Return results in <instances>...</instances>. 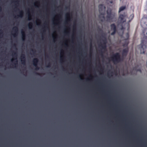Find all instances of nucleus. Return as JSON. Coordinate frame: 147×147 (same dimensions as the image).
<instances>
[{
	"label": "nucleus",
	"mask_w": 147,
	"mask_h": 147,
	"mask_svg": "<svg viewBox=\"0 0 147 147\" xmlns=\"http://www.w3.org/2000/svg\"><path fill=\"white\" fill-rule=\"evenodd\" d=\"M147 44V35H144L140 44L141 47L140 49V53L144 54L145 53L146 49V44Z\"/></svg>",
	"instance_id": "f257e3e1"
},
{
	"label": "nucleus",
	"mask_w": 147,
	"mask_h": 147,
	"mask_svg": "<svg viewBox=\"0 0 147 147\" xmlns=\"http://www.w3.org/2000/svg\"><path fill=\"white\" fill-rule=\"evenodd\" d=\"M111 59L115 64L118 63L123 60V58L121 57L119 53H118L113 54L111 57Z\"/></svg>",
	"instance_id": "f03ea898"
},
{
	"label": "nucleus",
	"mask_w": 147,
	"mask_h": 147,
	"mask_svg": "<svg viewBox=\"0 0 147 147\" xmlns=\"http://www.w3.org/2000/svg\"><path fill=\"white\" fill-rule=\"evenodd\" d=\"M107 16L106 18L108 21L110 22L114 18L115 15L112 12V10L111 9H108L107 11Z\"/></svg>",
	"instance_id": "7ed1b4c3"
},
{
	"label": "nucleus",
	"mask_w": 147,
	"mask_h": 147,
	"mask_svg": "<svg viewBox=\"0 0 147 147\" xmlns=\"http://www.w3.org/2000/svg\"><path fill=\"white\" fill-rule=\"evenodd\" d=\"M99 11L101 15H102V18L105 19V17L104 16V13H102V12L105 9V7L103 5L100 4L98 5Z\"/></svg>",
	"instance_id": "20e7f679"
},
{
	"label": "nucleus",
	"mask_w": 147,
	"mask_h": 147,
	"mask_svg": "<svg viewBox=\"0 0 147 147\" xmlns=\"http://www.w3.org/2000/svg\"><path fill=\"white\" fill-rule=\"evenodd\" d=\"M127 16V15L125 14L120 15L119 18L118 20L121 23H123L126 22V20L125 18Z\"/></svg>",
	"instance_id": "39448f33"
},
{
	"label": "nucleus",
	"mask_w": 147,
	"mask_h": 147,
	"mask_svg": "<svg viewBox=\"0 0 147 147\" xmlns=\"http://www.w3.org/2000/svg\"><path fill=\"white\" fill-rule=\"evenodd\" d=\"M111 30L113 31V32L111 33V35H113L115 34L117 31L116 26L115 24H111Z\"/></svg>",
	"instance_id": "423d86ee"
},
{
	"label": "nucleus",
	"mask_w": 147,
	"mask_h": 147,
	"mask_svg": "<svg viewBox=\"0 0 147 147\" xmlns=\"http://www.w3.org/2000/svg\"><path fill=\"white\" fill-rule=\"evenodd\" d=\"M32 62L34 65L36 67L35 69L37 70H38L39 69V67L37 66V64L38 62V59L37 58L34 59Z\"/></svg>",
	"instance_id": "0eeeda50"
},
{
	"label": "nucleus",
	"mask_w": 147,
	"mask_h": 147,
	"mask_svg": "<svg viewBox=\"0 0 147 147\" xmlns=\"http://www.w3.org/2000/svg\"><path fill=\"white\" fill-rule=\"evenodd\" d=\"M13 56L14 57H16V58H14H14L12 59H11V61L13 62L14 61V60H16V63H14V64L15 65H16L17 64V62H18V61H17V59L16 58V57L17 56V53L16 52L13 51ZM15 67H16V66H15Z\"/></svg>",
	"instance_id": "6e6552de"
},
{
	"label": "nucleus",
	"mask_w": 147,
	"mask_h": 147,
	"mask_svg": "<svg viewBox=\"0 0 147 147\" xmlns=\"http://www.w3.org/2000/svg\"><path fill=\"white\" fill-rule=\"evenodd\" d=\"M13 30L14 33L13 34L14 36L15 37L17 36L18 33V28L17 27L15 26L13 28Z\"/></svg>",
	"instance_id": "1a4fd4ad"
},
{
	"label": "nucleus",
	"mask_w": 147,
	"mask_h": 147,
	"mask_svg": "<svg viewBox=\"0 0 147 147\" xmlns=\"http://www.w3.org/2000/svg\"><path fill=\"white\" fill-rule=\"evenodd\" d=\"M128 51V48H125L123 49L122 51V55L123 56L126 57Z\"/></svg>",
	"instance_id": "9d476101"
},
{
	"label": "nucleus",
	"mask_w": 147,
	"mask_h": 147,
	"mask_svg": "<svg viewBox=\"0 0 147 147\" xmlns=\"http://www.w3.org/2000/svg\"><path fill=\"white\" fill-rule=\"evenodd\" d=\"M66 16L67 17V20L65 21V23L66 24H68L67 22L70 21V13H67L66 14Z\"/></svg>",
	"instance_id": "9b49d317"
},
{
	"label": "nucleus",
	"mask_w": 147,
	"mask_h": 147,
	"mask_svg": "<svg viewBox=\"0 0 147 147\" xmlns=\"http://www.w3.org/2000/svg\"><path fill=\"white\" fill-rule=\"evenodd\" d=\"M21 34H22V40L24 41L25 40L26 38V34L22 30Z\"/></svg>",
	"instance_id": "f8f14e48"
},
{
	"label": "nucleus",
	"mask_w": 147,
	"mask_h": 147,
	"mask_svg": "<svg viewBox=\"0 0 147 147\" xmlns=\"http://www.w3.org/2000/svg\"><path fill=\"white\" fill-rule=\"evenodd\" d=\"M100 46L101 47L102 49H105L106 48V45L105 43H102L100 45Z\"/></svg>",
	"instance_id": "ddd939ff"
},
{
	"label": "nucleus",
	"mask_w": 147,
	"mask_h": 147,
	"mask_svg": "<svg viewBox=\"0 0 147 147\" xmlns=\"http://www.w3.org/2000/svg\"><path fill=\"white\" fill-rule=\"evenodd\" d=\"M125 7H125V6H122L120 7L119 9V12H120L121 11L124 10L125 9Z\"/></svg>",
	"instance_id": "4468645a"
},
{
	"label": "nucleus",
	"mask_w": 147,
	"mask_h": 147,
	"mask_svg": "<svg viewBox=\"0 0 147 147\" xmlns=\"http://www.w3.org/2000/svg\"><path fill=\"white\" fill-rule=\"evenodd\" d=\"M23 15V12L22 11H20L19 13V15H18V16L19 17H22Z\"/></svg>",
	"instance_id": "2eb2a0df"
},
{
	"label": "nucleus",
	"mask_w": 147,
	"mask_h": 147,
	"mask_svg": "<svg viewBox=\"0 0 147 147\" xmlns=\"http://www.w3.org/2000/svg\"><path fill=\"white\" fill-rule=\"evenodd\" d=\"M28 26L30 29H31L32 27V22H30L28 24Z\"/></svg>",
	"instance_id": "dca6fc26"
},
{
	"label": "nucleus",
	"mask_w": 147,
	"mask_h": 147,
	"mask_svg": "<svg viewBox=\"0 0 147 147\" xmlns=\"http://www.w3.org/2000/svg\"><path fill=\"white\" fill-rule=\"evenodd\" d=\"M21 59H26L25 55L24 54H22L21 56Z\"/></svg>",
	"instance_id": "f3484780"
},
{
	"label": "nucleus",
	"mask_w": 147,
	"mask_h": 147,
	"mask_svg": "<svg viewBox=\"0 0 147 147\" xmlns=\"http://www.w3.org/2000/svg\"><path fill=\"white\" fill-rule=\"evenodd\" d=\"M101 37L103 38V39L106 38V34L105 33H103L101 35Z\"/></svg>",
	"instance_id": "a211bd4d"
},
{
	"label": "nucleus",
	"mask_w": 147,
	"mask_h": 147,
	"mask_svg": "<svg viewBox=\"0 0 147 147\" xmlns=\"http://www.w3.org/2000/svg\"><path fill=\"white\" fill-rule=\"evenodd\" d=\"M102 41L103 42V43H105L106 44L107 42V40L106 38H105L102 39Z\"/></svg>",
	"instance_id": "6ab92c4d"
},
{
	"label": "nucleus",
	"mask_w": 147,
	"mask_h": 147,
	"mask_svg": "<svg viewBox=\"0 0 147 147\" xmlns=\"http://www.w3.org/2000/svg\"><path fill=\"white\" fill-rule=\"evenodd\" d=\"M22 63L23 65H25L26 63V59H21Z\"/></svg>",
	"instance_id": "aec40b11"
},
{
	"label": "nucleus",
	"mask_w": 147,
	"mask_h": 147,
	"mask_svg": "<svg viewBox=\"0 0 147 147\" xmlns=\"http://www.w3.org/2000/svg\"><path fill=\"white\" fill-rule=\"evenodd\" d=\"M126 37H127V38L125 40H127L129 39V34L128 33H126Z\"/></svg>",
	"instance_id": "412c9836"
},
{
	"label": "nucleus",
	"mask_w": 147,
	"mask_h": 147,
	"mask_svg": "<svg viewBox=\"0 0 147 147\" xmlns=\"http://www.w3.org/2000/svg\"><path fill=\"white\" fill-rule=\"evenodd\" d=\"M51 66V64L50 63L48 64L47 65V67H50Z\"/></svg>",
	"instance_id": "4be33fe9"
},
{
	"label": "nucleus",
	"mask_w": 147,
	"mask_h": 147,
	"mask_svg": "<svg viewBox=\"0 0 147 147\" xmlns=\"http://www.w3.org/2000/svg\"><path fill=\"white\" fill-rule=\"evenodd\" d=\"M65 9H69V10L70 9V7L69 6H67L65 7Z\"/></svg>",
	"instance_id": "5701e85b"
},
{
	"label": "nucleus",
	"mask_w": 147,
	"mask_h": 147,
	"mask_svg": "<svg viewBox=\"0 0 147 147\" xmlns=\"http://www.w3.org/2000/svg\"><path fill=\"white\" fill-rule=\"evenodd\" d=\"M137 71H139L140 73H141L142 72V71H141V70L140 69H138L137 70Z\"/></svg>",
	"instance_id": "b1692460"
},
{
	"label": "nucleus",
	"mask_w": 147,
	"mask_h": 147,
	"mask_svg": "<svg viewBox=\"0 0 147 147\" xmlns=\"http://www.w3.org/2000/svg\"><path fill=\"white\" fill-rule=\"evenodd\" d=\"M100 54H101V55H102V56H103V53H102V51H100Z\"/></svg>",
	"instance_id": "393cba45"
},
{
	"label": "nucleus",
	"mask_w": 147,
	"mask_h": 147,
	"mask_svg": "<svg viewBox=\"0 0 147 147\" xmlns=\"http://www.w3.org/2000/svg\"><path fill=\"white\" fill-rule=\"evenodd\" d=\"M35 74L36 75H39V76L40 75V74L39 73L36 72V73H35Z\"/></svg>",
	"instance_id": "a878e982"
},
{
	"label": "nucleus",
	"mask_w": 147,
	"mask_h": 147,
	"mask_svg": "<svg viewBox=\"0 0 147 147\" xmlns=\"http://www.w3.org/2000/svg\"><path fill=\"white\" fill-rule=\"evenodd\" d=\"M31 20L30 19V16H29L28 18V20Z\"/></svg>",
	"instance_id": "bb28decb"
},
{
	"label": "nucleus",
	"mask_w": 147,
	"mask_h": 147,
	"mask_svg": "<svg viewBox=\"0 0 147 147\" xmlns=\"http://www.w3.org/2000/svg\"><path fill=\"white\" fill-rule=\"evenodd\" d=\"M32 51L34 53L36 52V51L32 49Z\"/></svg>",
	"instance_id": "cd10ccee"
},
{
	"label": "nucleus",
	"mask_w": 147,
	"mask_h": 147,
	"mask_svg": "<svg viewBox=\"0 0 147 147\" xmlns=\"http://www.w3.org/2000/svg\"><path fill=\"white\" fill-rule=\"evenodd\" d=\"M2 33V31L1 30H0V33L1 34Z\"/></svg>",
	"instance_id": "c85d7f7f"
},
{
	"label": "nucleus",
	"mask_w": 147,
	"mask_h": 147,
	"mask_svg": "<svg viewBox=\"0 0 147 147\" xmlns=\"http://www.w3.org/2000/svg\"><path fill=\"white\" fill-rule=\"evenodd\" d=\"M60 60H61V61H63V59L62 58V57H61V59Z\"/></svg>",
	"instance_id": "c756f323"
},
{
	"label": "nucleus",
	"mask_w": 147,
	"mask_h": 147,
	"mask_svg": "<svg viewBox=\"0 0 147 147\" xmlns=\"http://www.w3.org/2000/svg\"><path fill=\"white\" fill-rule=\"evenodd\" d=\"M128 26H129V27H128V28H127V30H129V25H128Z\"/></svg>",
	"instance_id": "7c9ffc66"
},
{
	"label": "nucleus",
	"mask_w": 147,
	"mask_h": 147,
	"mask_svg": "<svg viewBox=\"0 0 147 147\" xmlns=\"http://www.w3.org/2000/svg\"><path fill=\"white\" fill-rule=\"evenodd\" d=\"M65 33L66 34H67L69 33L68 32H65Z\"/></svg>",
	"instance_id": "2f4dec72"
},
{
	"label": "nucleus",
	"mask_w": 147,
	"mask_h": 147,
	"mask_svg": "<svg viewBox=\"0 0 147 147\" xmlns=\"http://www.w3.org/2000/svg\"><path fill=\"white\" fill-rule=\"evenodd\" d=\"M100 30L102 32V30L101 29H100Z\"/></svg>",
	"instance_id": "473e14b6"
},
{
	"label": "nucleus",
	"mask_w": 147,
	"mask_h": 147,
	"mask_svg": "<svg viewBox=\"0 0 147 147\" xmlns=\"http://www.w3.org/2000/svg\"><path fill=\"white\" fill-rule=\"evenodd\" d=\"M58 16H59V17H60V16H60V15H59H59H58Z\"/></svg>",
	"instance_id": "72a5a7b5"
},
{
	"label": "nucleus",
	"mask_w": 147,
	"mask_h": 147,
	"mask_svg": "<svg viewBox=\"0 0 147 147\" xmlns=\"http://www.w3.org/2000/svg\"><path fill=\"white\" fill-rule=\"evenodd\" d=\"M45 30H43V32L44 33V32H45Z\"/></svg>",
	"instance_id": "f704fd0d"
},
{
	"label": "nucleus",
	"mask_w": 147,
	"mask_h": 147,
	"mask_svg": "<svg viewBox=\"0 0 147 147\" xmlns=\"http://www.w3.org/2000/svg\"><path fill=\"white\" fill-rule=\"evenodd\" d=\"M1 7H0V10L1 11Z\"/></svg>",
	"instance_id": "c9c22d12"
},
{
	"label": "nucleus",
	"mask_w": 147,
	"mask_h": 147,
	"mask_svg": "<svg viewBox=\"0 0 147 147\" xmlns=\"http://www.w3.org/2000/svg\"><path fill=\"white\" fill-rule=\"evenodd\" d=\"M146 67H147V62H146Z\"/></svg>",
	"instance_id": "e433bc0d"
},
{
	"label": "nucleus",
	"mask_w": 147,
	"mask_h": 147,
	"mask_svg": "<svg viewBox=\"0 0 147 147\" xmlns=\"http://www.w3.org/2000/svg\"><path fill=\"white\" fill-rule=\"evenodd\" d=\"M53 38L54 39H55V38L54 36H53Z\"/></svg>",
	"instance_id": "4c0bfd02"
},
{
	"label": "nucleus",
	"mask_w": 147,
	"mask_h": 147,
	"mask_svg": "<svg viewBox=\"0 0 147 147\" xmlns=\"http://www.w3.org/2000/svg\"><path fill=\"white\" fill-rule=\"evenodd\" d=\"M14 46L16 47V45L15 44H14Z\"/></svg>",
	"instance_id": "58836bf2"
},
{
	"label": "nucleus",
	"mask_w": 147,
	"mask_h": 147,
	"mask_svg": "<svg viewBox=\"0 0 147 147\" xmlns=\"http://www.w3.org/2000/svg\"><path fill=\"white\" fill-rule=\"evenodd\" d=\"M100 67H101V65L100 64Z\"/></svg>",
	"instance_id": "ea45409f"
},
{
	"label": "nucleus",
	"mask_w": 147,
	"mask_h": 147,
	"mask_svg": "<svg viewBox=\"0 0 147 147\" xmlns=\"http://www.w3.org/2000/svg\"><path fill=\"white\" fill-rule=\"evenodd\" d=\"M123 29V27H122V28H121V29Z\"/></svg>",
	"instance_id": "a19ab883"
},
{
	"label": "nucleus",
	"mask_w": 147,
	"mask_h": 147,
	"mask_svg": "<svg viewBox=\"0 0 147 147\" xmlns=\"http://www.w3.org/2000/svg\"><path fill=\"white\" fill-rule=\"evenodd\" d=\"M28 13H29H29H30V12H29V11H28Z\"/></svg>",
	"instance_id": "79ce46f5"
},
{
	"label": "nucleus",
	"mask_w": 147,
	"mask_h": 147,
	"mask_svg": "<svg viewBox=\"0 0 147 147\" xmlns=\"http://www.w3.org/2000/svg\"><path fill=\"white\" fill-rule=\"evenodd\" d=\"M46 57H48V55L46 56Z\"/></svg>",
	"instance_id": "37998d69"
},
{
	"label": "nucleus",
	"mask_w": 147,
	"mask_h": 147,
	"mask_svg": "<svg viewBox=\"0 0 147 147\" xmlns=\"http://www.w3.org/2000/svg\"><path fill=\"white\" fill-rule=\"evenodd\" d=\"M90 77H91V75H90Z\"/></svg>",
	"instance_id": "c03bdc74"
},
{
	"label": "nucleus",
	"mask_w": 147,
	"mask_h": 147,
	"mask_svg": "<svg viewBox=\"0 0 147 147\" xmlns=\"http://www.w3.org/2000/svg\"><path fill=\"white\" fill-rule=\"evenodd\" d=\"M65 45L66 46H67V45L66 44H65Z\"/></svg>",
	"instance_id": "a18cd8bd"
}]
</instances>
